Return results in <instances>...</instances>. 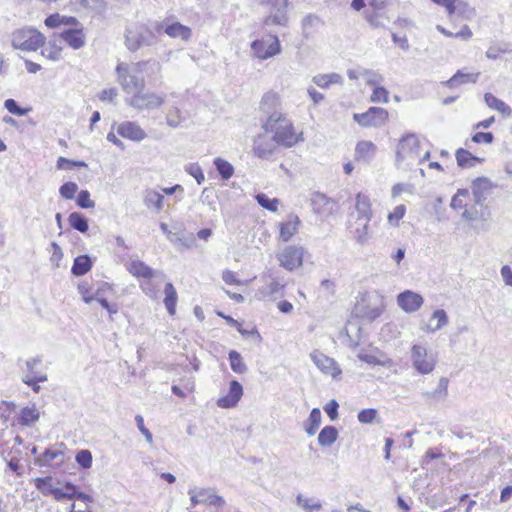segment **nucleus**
Listing matches in <instances>:
<instances>
[{"label": "nucleus", "instance_id": "1", "mask_svg": "<svg viewBox=\"0 0 512 512\" xmlns=\"http://www.w3.org/2000/svg\"><path fill=\"white\" fill-rule=\"evenodd\" d=\"M280 99L276 93L268 92L261 100V109L268 114L262 128L266 133L273 134L276 142L290 148L302 141V133L297 134L293 122L280 109Z\"/></svg>", "mask_w": 512, "mask_h": 512}, {"label": "nucleus", "instance_id": "2", "mask_svg": "<svg viewBox=\"0 0 512 512\" xmlns=\"http://www.w3.org/2000/svg\"><path fill=\"white\" fill-rule=\"evenodd\" d=\"M155 32L142 23H131L125 30V46L130 52L152 46L156 43Z\"/></svg>", "mask_w": 512, "mask_h": 512}, {"label": "nucleus", "instance_id": "3", "mask_svg": "<svg viewBox=\"0 0 512 512\" xmlns=\"http://www.w3.org/2000/svg\"><path fill=\"white\" fill-rule=\"evenodd\" d=\"M117 78L123 91L127 94L136 93L145 87V78L134 69V63H119L116 67Z\"/></svg>", "mask_w": 512, "mask_h": 512}, {"label": "nucleus", "instance_id": "4", "mask_svg": "<svg viewBox=\"0 0 512 512\" xmlns=\"http://www.w3.org/2000/svg\"><path fill=\"white\" fill-rule=\"evenodd\" d=\"M259 5L267 7L269 14L264 18L265 26L279 25L286 26L288 24L287 8L289 0H257Z\"/></svg>", "mask_w": 512, "mask_h": 512}, {"label": "nucleus", "instance_id": "5", "mask_svg": "<svg viewBox=\"0 0 512 512\" xmlns=\"http://www.w3.org/2000/svg\"><path fill=\"white\" fill-rule=\"evenodd\" d=\"M45 37L35 29H20L12 35V45L16 49L36 51L44 44Z\"/></svg>", "mask_w": 512, "mask_h": 512}, {"label": "nucleus", "instance_id": "6", "mask_svg": "<svg viewBox=\"0 0 512 512\" xmlns=\"http://www.w3.org/2000/svg\"><path fill=\"white\" fill-rule=\"evenodd\" d=\"M165 102V94L140 90L126 99V103L138 111H151L160 108Z\"/></svg>", "mask_w": 512, "mask_h": 512}, {"label": "nucleus", "instance_id": "7", "mask_svg": "<svg viewBox=\"0 0 512 512\" xmlns=\"http://www.w3.org/2000/svg\"><path fill=\"white\" fill-rule=\"evenodd\" d=\"M384 310L382 299L376 297L374 300L371 298L362 297L354 307V313L357 317L363 318L368 321L377 319Z\"/></svg>", "mask_w": 512, "mask_h": 512}, {"label": "nucleus", "instance_id": "8", "mask_svg": "<svg viewBox=\"0 0 512 512\" xmlns=\"http://www.w3.org/2000/svg\"><path fill=\"white\" fill-rule=\"evenodd\" d=\"M420 142L415 134H406L398 144L396 158L398 161L409 160L413 163L419 158Z\"/></svg>", "mask_w": 512, "mask_h": 512}, {"label": "nucleus", "instance_id": "9", "mask_svg": "<svg viewBox=\"0 0 512 512\" xmlns=\"http://www.w3.org/2000/svg\"><path fill=\"white\" fill-rule=\"evenodd\" d=\"M304 248L297 245L286 246L278 255L280 266L288 271L300 268L303 264Z\"/></svg>", "mask_w": 512, "mask_h": 512}, {"label": "nucleus", "instance_id": "10", "mask_svg": "<svg viewBox=\"0 0 512 512\" xmlns=\"http://www.w3.org/2000/svg\"><path fill=\"white\" fill-rule=\"evenodd\" d=\"M411 360L414 369L420 374H429L435 368L434 358L428 355L427 349L422 345L412 346Z\"/></svg>", "mask_w": 512, "mask_h": 512}, {"label": "nucleus", "instance_id": "11", "mask_svg": "<svg viewBox=\"0 0 512 512\" xmlns=\"http://www.w3.org/2000/svg\"><path fill=\"white\" fill-rule=\"evenodd\" d=\"M353 119L361 126H381L388 120V112L381 107H370L364 113H355Z\"/></svg>", "mask_w": 512, "mask_h": 512}, {"label": "nucleus", "instance_id": "12", "mask_svg": "<svg viewBox=\"0 0 512 512\" xmlns=\"http://www.w3.org/2000/svg\"><path fill=\"white\" fill-rule=\"evenodd\" d=\"M285 286L286 280L284 277L269 273L265 276V285L259 290V293L263 299H276L283 295Z\"/></svg>", "mask_w": 512, "mask_h": 512}, {"label": "nucleus", "instance_id": "13", "mask_svg": "<svg viewBox=\"0 0 512 512\" xmlns=\"http://www.w3.org/2000/svg\"><path fill=\"white\" fill-rule=\"evenodd\" d=\"M265 134H259L253 141V153L256 157L269 160L280 146L273 137Z\"/></svg>", "mask_w": 512, "mask_h": 512}, {"label": "nucleus", "instance_id": "14", "mask_svg": "<svg viewBox=\"0 0 512 512\" xmlns=\"http://www.w3.org/2000/svg\"><path fill=\"white\" fill-rule=\"evenodd\" d=\"M251 50L254 55L262 60L268 59L280 53L281 47L277 36H271L269 42L261 39L251 43Z\"/></svg>", "mask_w": 512, "mask_h": 512}, {"label": "nucleus", "instance_id": "15", "mask_svg": "<svg viewBox=\"0 0 512 512\" xmlns=\"http://www.w3.org/2000/svg\"><path fill=\"white\" fill-rule=\"evenodd\" d=\"M423 297L411 290H405L397 296L398 306L406 313H413L421 308L423 305Z\"/></svg>", "mask_w": 512, "mask_h": 512}, {"label": "nucleus", "instance_id": "16", "mask_svg": "<svg viewBox=\"0 0 512 512\" xmlns=\"http://www.w3.org/2000/svg\"><path fill=\"white\" fill-rule=\"evenodd\" d=\"M117 133L134 142H141L147 137V133L134 121H125L118 125Z\"/></svg>", "mask_w": 512, "mask_h": 512}, {"label": "nucleus", "instance_id": "17", "mask_svg": "<svg viewBox=\"0 0 512 512\" xmlns=\"http://www.w3.org/2000/svg\"><path fill=\"white\" fill-rule=\"evenodd\" d=\"M243 395V387L237 380L229 383V391L225 396L217 399V406L221 408L235 407Z\"/></svg>", "mask_w": 512, "mask_h": 512}, {"label": "nucleus", "instance_id": "18", "mask_svg": "<svg viewBox=\"0 0 512 512\" xmlns=\"http://www.w3.org/2000/svg\"><path fill=\"white\" fill-rule=\"evenodd\" d=\"M311 359L322 372L331 375L334 379L341 374V369L336 361L323 353L314 352L311 354Z\"/></svg>", "mask_w": 512, "mask_h": 512}, {"label": "nucleus", "instance_id": "19", "mask_svg": "<svg viewBox=\"0 0 512 512\" xmlns=\"http://www.w3.org/2000/svg\"><path fill=\"white\" fill-rule=\"evenodd\" d=\"M471 188L475 204L481 205L490 195L494 185L487 177H478L473 180Z\"/></svg>", "mask_w": 512, "mask_h": 512}, {"label": "nucleus", "instance_id": "20", "mask_svg": "<svg viewBox=\"0 0 512 512\" xmlns=\"http://www.w3.org/2000/svg\"><path fill=\"white\" fill-rule=\"evenodd\" d=\"M163 30L171 38H179L183 41H188L192 36L190 27L181 24L180 22H172L170 24H159L157 32Z\"/></svg>", "mask_w": 512, "mask_h": 512}, {"label": "nucleus", "instance_id": "21", "mask_svg": "<svg viewBox=\"0 0 512 512\" xmlns=\"http://www.w3.org/2000/svg\"><path fill=\"white\" fill-rule=\"evenodd\" d=\"M311 206L316 214L327 216L333 212L335 202L328 198L325 194L316 192L312 194Z\"/></svg>", "mask_w": 512, "mask_h": 512}, {"label": "nucleus", "instance_id": "22", "mask_svg": "<svg viewBox=\"0 0 512 512\" xmlns=\"http://www.w3.org/2000/svg\"><path fill=\"white\" fill-rule=\"evenodd\" d=\"M60 36L73 49H79L85 45V35L82 28L64 29Z\"/></svg>", "mask_w": 512, "mask_h": 512}, {"label": "nucleus", "instance_id": "23", "mask_svg": "<svg viewBox=\"0 0 512 512\" xmlns=\"http://www.w3.org/2000/svg\"><path fill=\"white\" fill-rule=\"evenodd\" d=\"M299 225L300 219L297 215L294 214H290L287 217V220L281 222L279 234L282 241H289L297 232Z\"/></svg>", "mask_w": 512, "mask_h": 512}, {"label": "nucleus", "instance_id": "24", "mask_svg": "<svg viewBox=\"0 0 512 512\" xmlns=\"http://www.w3.org/2000/svg\"><path fill=\"white\" fill-rule=\"evenodd\" d=\"M448 385H449L448 378L441 377L439 379L437 388L433 391L423 392L422 397L426 401H435V402L444 401V400H446V398L448 396Z\"/></svg>", "mask_w": 512, "mask_h": 512}, {"label": "nucleus", "instance_id": "25", "mask_svg": "<svg viewBox=\"0 0 512 512\" xmlns=\"http://www.w3.org/2000/svg\"><path fill=\"white\" fill-rule=\"evenodd\" d=\"M377 151V147L371 141H360L355 148V156L358 161L370 162Z\"/></svg>", "mask_w": 512, "mask_h": 512}, {"label": "nucleus", "instance_id": "26", "mask_svg": "<svg viewBox=\"0 0 512 512\" xmlns=\"http://www.w3.org/2000/svg\"><path fill=\"white\" fill-rule=\"evenodd\" d=\"M369 222L362 220V217H357L354 223L351 224V233L359 244H364L369 239Z\"/></svg>", "mask_w": 512, "mask_h": 512}, {"label": "nucleus", "instance_id": "27", "mask_svg": "<svg viewBox=\"0 0 512 512\" xmlns=\"http://www.w3.org/2000/svg\"><path fill=\"white\" fill-rule=\"evenodd\" d=\"M480 73H465L463 70H458L449 80L445 82V85L449 88H456L466 83H476Z\"/></svg>", "mask_w": 512, "mask_h": 512}, {"label": "nucleus", "instance_id": "28", "mask_svg": "<svg viewBox=\"0 0 512 512\" xmlns=\"http://www.w3.org/2000/svg\"><path fill=\"white\" fill-rule=\"evenodd\" d=\"M134 69L138 70L141 76L151 78L160 72L161 65L154 59L142 60L134 63Z\"/></svg>", "mask_w": 512, "mask_h": 512}, {"label": "nucleus", "instance_id": "29", "mask_svg": "<svg viewBox=\"0 0 512 512\" xmlns=\"http://www.w3.org/2000/svg\"><path fill=\"white\" fill-rule=\"evenodd\" d=\"M355 209L358 213L357 217H362V220L370 221L372 218L371 202L367 195L358 193L356 195Z\"/></svg>", "mask_w": 512, "mask_h": 512}, {"label": "nucleus", "instance_id": "30", "mask_svg": "<svg viewBox=\"0 0 512 512\" xmlns=\"http://www.w3.org/2000/svg\"><path fill=\"white\" fill-rule=\"evenodd\" d=\"M448 316L445 310L437 309L433 312L430 323L424 329L426 332L434 333L448 324Z\"/></svg>", "mask_w": 512, "mask_h": 512}, {"label": "nucleus", "instance_id": "31", "mask_svg": "<svg viewBox=\"0 0 512 512\" xmlns=\"http://www.w3.org/2000/svg\"><path fill=\"white\" fill-rule=\"evenodd\" d=\"M455 156H456L457 164L461 168H472L477 163H482L483 162L482 158L474 156L468 150L463 149V148H459L456 151Z\"/></svg>", "mask_w": 512, "mask_h": 512}, {"label": "nucleus", "instance_id": "32", "mask_svg": "<svg viewBox=\"0 0 512 512\" xmlns=\"http://www.w3.org/2000/svg\"><path fill=\"white\" fill-rule=\"evenodd\" d=\"M92 268V260L89 255H80L74 259L71 272L75 276H82Z\"/></svg>", "mask_w": 512, "mask_h": 512}, {"label": "nucleus", "instance_id": "33", "mask_svg": "<svg viewBox=\"0 0 512 512\" xmlns=\"http://www.w3.org/2000/svg\"><path fill=\"white\" fill-rule=\"evenodd\" d=\"M129 272L136 277H143L150 279L154 275V271L151 267L146 265L141 260H132L128 266Z\"/></svg>", "mask_w": 512, "mask_h": 512}, {"label": "nucleus", "instance_id": "34", "mask_svg": "<svg viewBox=\"0 0 512 512\" xmlns=\"http://www.w3.org/2000/svg\"><path fill=\"white\" fill-rule=\"evenodd\" d=\"M337 438H338L337 428L332 425H327V426L323 427L322 430L320 431V433L318 435V443L322 447H329L333 443H335Z\"/></svg>", "mask_w": 512, "mask_h": 512}, {"label": "nucleus", "instance_id": "35", "mask_svg": "<svg viewBox=\"0 0 512 512\" xmlns=\"http://www.w3.org/2000/svg\"><path fill=\"white\" fill-rule=\"evenodd\" d=\"M63 451L57 449H46L41 455L36 458V463L40 466L50 465L53 461H58V464L63 462Z\"/></svg>", "mask_w": 512, "mask_h": 512}, {"label": "nucleus", "instance_id": "36", "mask_svg": "<svg viewBox=\"0 0 512 512\" xmlns=\"http://www.w3.org/2000/svg\"><path fill=\"white\" fill-rule=\"evenodd\" d=\"M485 103L488 107L500 112L503 115L510 116L512 113V109L509 105H507L504 101L497 98L491 93H485L484 95Z\"/></svg>", "mask_w": 512, "mask_h": 512}, {"label": "nucleus", "instance_id": "37", "mask_svg": "<svg viewBox=\"0 0 512 512\" xmlns=\"http://www.w3.org/2000/svg\"><path fill=\"white\" fill-rule=\"evenodd\" d=\"M166 124L173 129H176L185 122L186 118L182 110L177 106H171L165 116Z\"/></svg>", "mask_w": 512, "mask_h": 512}, {"label": "nucleus", "instance_id": "38", "mask_svg": "<svg viewBox=\"0 0 512 512\" xmlns=\"http://www.w3.org/2000/svg\"><path fill=\"white\" fill-rule=\"evenodd\" d=\"M39 417L40 413L34 405L26 406L21 409L18 421L23 426H31L38 421Z\"/></svg>", "mask_w": 512, "mask_h": 512}, {"label": "nucleus", "instance_id": "39", "mask_svg": "<svg viewBox=\"0 0 512 512\" xmlns=\"http://www.w3.org/2000/svg\"><path fill=\"white\" fill-rule=\"evenodd\" d=\"M165 298L164 305L170 315H174L176 312L177 304V292L172 283H166L164 288Z\"/></svg>", "mask_w": 512, "mask_h": 512}, {"label": "nucleus", "instance_id": "40", "mask_svg": "<svg viewBox=\"0 0 512 512\" xmlns=\"http://www.w3.org/2000/svg\"><path fill=\"white\" fill-rule=\"evenodd\" d=\"M322 420L321 411L319 408H313L310 412L309 418L304 425L305 432L309 436L315 435L316 431L320 427Z\"/></svg>", "mask_w": 512, "mask_h": 512}, {"label": "nucleus", "instance_id": "41", "mask_svg": "<svg viewBox=\"0 0 512 512\" xmlns=\"http://www.w3.org/2000/svg\"><path fill=\"white\" fill-rule=\"evenodd\" d=\"M512 49L510 44L507 42H493L488 47L485 55L488 59L496 60L499 58L500 54L510 53Z\"/></svg>", "mask_w": 512, "mask_h": 512}, {"label": "nucleus", "instance_id": "42", "mask_svg": "<svg viewBox=\"0 0 512 512\" xmlns=\"http://www.w3.org/2000/svg\"><path fill=\"white\" fill-rule=\"evenodd\" d=\"M164 203V196L154 190H147L144 196V204L148 208L153 207L157 212L162 210Z\"/></svg>", "mask_w": 512, "mask_h": 512}, {"label": "nucleus", "instance_id": "43", "mask_svg": "<svg viewBox=\"0 0 512 512\" xmlns=\"http://www.w3.org/2000/svg\"><path fill=\"white\" fill-rule=\"evenodd\" d=\"M198 494L202 497L205 504L221 507L225 504L223 497L218 496L214 493L213 488H199Z\"/></svg>", "mask_w": 512, "mask_h": 512}, {"label": "nucleus", "instance_id": "44", "mask_svg": "<svg viewBox=\"0 0 512 512\" xmlns=\"http://www.w3.org/2000/svg\"><path fill=\"white\" fill-rule=\"evenodd\" d=\"M68 221L73 229L81 233H85L88 231V220L83 214L79 212H72L68 217Z\"/></svg>", "mask_w": 512, "mask_h": 512}, {"label": "nucleus", "instance_id": "45", "mask_svg": "<svg viewBox=\"0 0 512 512\" xmlns=\"http://www.w3.org/2000/svg\"><path fill=\"white\" fill-rule=\"evenodd\" d=\"M228 356H229V361H230L231 369L235 373L244 374V373L247 372V366L243 362V359H242V357H241L239 352H237L236 350H231L229 352Z\"/></svg>", "mask_w": 512, "mask_h": 512}, {"label": "nucleus", "instance_id": "46", "mask_svg": "<svg viewBox=\"0 0 512 512\" xmlns=\"http://www.w3.org/2000/svg\"><path fill=\"white\" fill-rule=\"evenodd\" d=\"M214 165L223 180H228L234 173V167L222 158H215Z\"/></svg>", "mask_w": 512, "mask_h": 512}, {"label": "nucleus", "instance_id": "47", "mask_svg": "<svg viewBox=\"0 0 512 512\" xmlns=\"http://www.w3.org/2000/svg\"><path fill=\"white\" fill-rule=\"evenodd\" d=\"M255 198L262 208L271 212L277 211L279 205V200L277 198H269L265 193H258Z\"/></svg>", "mask_w": 512, "mask_h": 512}, {"label": "nucleus", "instance_id": "48", "mask_svg": "<svg viewBox=\"0 0 512 512\" xmlns=\"http://www.w3.org/2000/svg\"><path fill=\"white\" fill-rule=\"evenodd\" d=\"M321 25V20L318 16L309 14L302 20L303 35L308 38L313 28H317Z\"/></svg>", "mask_w": 512, "mask_h": 512}, {"label": "nucleus", "instance_id": "49", "mask_svg": "<svg viewBox=\"0 0 512 512\" xmlns=\"http://www.w3.org/2000/svg\"><path fill=\"white\" fill-rule=\"evenodd\" d=\"M173 245L177 247L190 248L193 245L194 238L191 234L189 237H185L183 234L179 233H169L168 239Z\"/></svg>", "mask_w": 512, "mask_h": 512}, {"label": "nucleus", "instance_id": "50", "mask_svg": "<svg viewBox=\"0 0 512 512\" xmlns=\"http://www.w3.org/2000/svg\"><path fill=\"white\" fill-rule=\"evenodd\" d=\"M361 76L365 78L367 85L376 86L384 81V77L378 72L370 69H361Z\"/></svg>", "mask_w": 512, "mask_h": 512}, {"label": "nucleus", "instance_id": "51", "mask_svg": "<svg viewBox=\"0 0 512 512\" xmlns=\"http://www.w3.org/2000/svg\"><path fill=\"white\" fill-rule=\"evenodd\" d=\"M296 502L306 512L319 511L322 508V504L320 501L312 502L309 498L304 497L302 494H299L296 497Z\"/></svg>", "mask_w": 512, "mask_h": 512}, {"label": "nucleus", "instance_id": "52", "mask_svg": "<svg viewBox=\"0 0 512 512\" xmlns=\"http://www.w3.org/2000/svg\"><path fill=\"white\" fill-rule=\"evenodd\" d=\"M78 292L81 295L82 300L85 303L89 304L92 301H94L95 293H94V290L89 282L83 281V282L79 283Z\"/></svg>", "mask_w": 512, "mask_h": 512}, {"label": "nucleus", "instance_id": "53", "mask_svg": "<svg viewBox=\"0 0 512 512\" xmlns=\"http://www.w3.org/2000/svg\"><path fill=\"white\" fill-rule=\"evenodd\" d=\"M75 460L80 467L89 469L92 466V453L88 449H82L77 452Z\"/></svg>", "mask_w": 512, "mask_h": 512}, {"label": "nucleus", "instance_id": "54", "mask_svg": "<svg viewBox=\"0 0 512 512\" xmlns=\"http://www.w3.org/2000/svg\"><path fill=\"white\" fill-rule=\"evenodd\" d=\"M406 213V207L405 205H398L394 208V210L388 214L387 220L388 223L393 226L397 227L399 225L400 220L404 217Z\"/></svg>", "mask_w": 512, "mask_h": 512}, {"label": "nucleus", "instance_id": "55", "mask_svg": "<svg viewBox=\"0 0 512 512\" xmlns=\"http://www.w3.org/2000/svg\"><path fill=\"white\" fill-rule=\"evenodd\" d=\"M389 99V92L386 88L376 85L373 87V92L371 95L372 102H382L387 103Z\"/></svg>", "mask_w": 512, "mask_h": 512}, {"label": "nucleus", "instance_id": "56", "mask_svg": "<svg viewBox=\"0 0 512 512\" xmlns=\"http://www.w3.org/2000/svg\"><path fill=\"white\" fill-rule=\"evenodd\" d=\"M185 171L195 178L196 182L200 185L204 182L205 177L199 164L190 163L185 167Z\"/></svg>", "mask_w": 512, "mask_h": 512}, {"label": "nucleus", "instance_id": "57", "mask_svg": "<svg viewBox=\"0 0 512 512\" xmlns=\"http://www.w3.org/2000/svg\"><path fill=\"white\" fill-rule=\"evenodd\" d=\"M77 205L83 209L95 207V202L90 199V192L88 190H81L77 196Z\"/></svg>", "mask_w": 512, "mask_h": 512}, {"label": "nucleus", "instance_id": "58", "mask_svg": "<svg viewBox=\"0 0 512 512\" xmlns=\"http://www.w3.org/2000/svg\"><path fill=\"white\" fill-rule=\"evenodd\" d=\"M47 380V376L46 375H33V376H30V375H26L24 378H23V382L25 384H27L29 387L32 388V390L34 392H39L40 390V386H39V382H44Z\"/></svg>", "mask_w": 512, "mask_h": 512}, {"label": "nucleus", "instance_id": "59", "mask_svg": "<svg viewBox=\"0 0 512 512\" xmlns=\"http://www.w3.org/2000/svg\"><path fill=\"white\" fill-rule=\"evenodd\" d=\"M78 190V185L75 182H66L64 183L60 189V195L65 199H73L75 196V193Z\"/></svg>", "mask_w": 512, "mask_h": 512}, {"label": "nucleus", "instance_id": "60", "mask_svg": "<svg viewBox=\"0 0 512 512\" xmlns=\"http://www.w3.org/2000/svg\"><path fill=\"white\" fill-rule=\"evenodd\" d=\"M75 167H87V164L84 161H75L64 157H59L57 160L58 169H73Z\"/></svg>", "mask_w": 512, "mask_h": 512}, {"label": "nucleus", "instance_id": "61", "mask_svg": "<svg viewBox=\"0 0 512 512\" xmlns=\"http://www.w3.org/2000/svg\"><path fill=\"white\" fill-rule=\"evenodd\" d=\"M377 416V410L373 408L369 409H363L361 410L358 415V421L362 424H371L375 420Z\"/></svg>", "mask_w": 512, "mask_h": 512}, {"label": "nucleus", "instance_id": "62", "mask_svg": "<svg viewBox=\"0 0 512 512\" xmlns=\"http://www.w3.org/2000/svg\"><path fill=\"white\" fill-rule=\"evenodd\" d=\"M456 13L465 18H470L475 14L474 8L470 7L466 2L457 0Z\"/></svg>", "mask_w": 512, "mask_h": 512}, {"label": "nucleus", "instance_id": "63", "mask_svg": "<svg viewBox=\"0 0 512 512\" xmlns=\"http://www.w3.org/2000/svg\"><path fill=\"white\" fill-rule=\"evenodd\" d=\"M4 107L11 113L17 116L26 114V110L21 108L14 99H7L4 102Z\"/></svg>", "mask_w": 512, "mask_h": 512}, {"label": "nucleus", "instance_id": "64", "mask_svg": "<svg viewBox=\"0 0 512 512\" xmlns=\"http://www.w3.org/2000/svg\"><path fill=\"white\" fill-rule=\"evenodd\" d=\"M469 192L467 189H459L457 191V193L453 196L452 200H451V207L453 209H461V208H464L466 205L463 203V200L461 199V197H466L468 196Z\"/></svg>", "mask_w": 512, "mask_h": 512}]
</instances>
